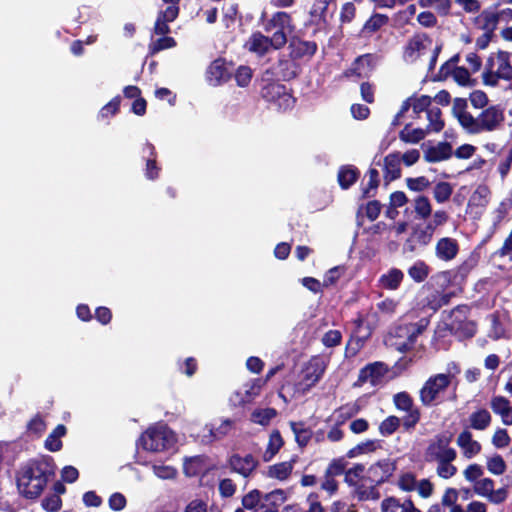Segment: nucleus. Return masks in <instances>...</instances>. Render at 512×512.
<instances>
[{"label":"nucleus","mask_w":512,"mask_h":512,"mask_svg":"<svg viewBox=\"0 0 512 512\" xmlns=\"http://www.w3.org/2000/svg\"><path fill=\"white\" fill-rule=\"evenodd\" d=\"M55 462L51 456L32 458L23 463L16 472L19 494L25 499H37L55 476Z\"/></svg>","instance_id":"f257e3e1"},{"label":"nucleus","mask_w":512,"mask_h":512,"mask_svg":"<svg viewBox=\"0 0 512 512\" xmlns=\"http://www.w3.org/2000/svg\"><path fill=\"white\" fill-rule=\"evenodd\" d=\"M477 258L470 257L462 264H460L456 269L445 270L437 272L435 275L431 277L432 281H435L441 289L440 291H435L425 298L426 306L433 310L437 311L441 307L448 305L451 298L455 295L451 292H445V290L460 276L461 278H465L471 270L476 266Z\"/></svg>","instance_id":"f03ea898"},{"label":"nucleus","mask_w":512,"mask_h":512,"mask_svg":"<svg viewBox=\"0 0 512 512\" xmlns=\"http://www.w3.org/2000/svg\"><path fill=\"white\" fill-rule=\"evenodd\" d=\"M429 320L421 318L418 322L400 323L390 332L391 346L401 353H406L414 348L419 335L427 328Z\"/></svg>","instance_id":"7ed1b4c3"},{"label":"nucleus","mask_w":512,"mask_h":512,"mask_svg":"<svg viewBox=\"0 0 512 512\" xmlns=\"http://www.w3.org/2000/svg\"><path fill=\"white\" fill-rule=\"evenodd\" d=\"M505 121L504 108L501 105H491L482 110L477 117H472L466 130L469 134L493 132L501 128Z\"/></svg>","instance_id":"20e7f679"},{"label":"nucleus","mask_w":512,"mask_h":512,"mask_svg":"<svg viewBox=\"0 0 512 512\" xmlns=\"http://www.w3.org/2000/svg\"><path fill=\"white\" fill-rule=\"evenodd\" d=\"M453 376L449 373H439L430 376L419 391V399L424 407H431L441 393H444L452 382Z\"/></svg>","instance_id":"39448f33"},{"label":"nucleus","mask_w":512,"mask_h":512,"mask_svg":"<svg viewBox=\"0 0 512 512\" xmlns=\"http://www.w3.org/2000/svg\"><path fill=\"white\" fill-rule=\"evenodd\" d=\"M393 404L398 411L405 413L401 418L403 429L407 432L414 430L422 414L413 397L407 391L398 392L393 395Z\"/></svg>","instance_id":"423d86ee"},{"label":"nucleus","mask_w":512,"mask_h":512,"mask_svg":"<svg viewBox=\"0 0 512 512\" xmlns=\"http://www.w3.org/2000/svg\"><path fill=\"white\" fill-rule=\"evenodd\" d=\"M144 450L161 452L170 449L175 442L173 432L168 427L149 428L140 437Z\"/></svg>","instance_id":"0eeeda50"},{"label":"nucleus","mask_w":512,"mask_h":512,"mask_svg":"<svg viewBox=\"0 0 512 512\" xmlns=\"http://www.w3.org/2000/svg\"><path fill=\"white\" fill-rule=\"evenodd\" d=\"M260 94L265 101L283 111L293 108L296 101L284 84L275 81L265 84L261 88Z\"/></svg>","instance_id":"6e6552de"},{"label":"nucleus","mask_w":512,"mask_h":512,"mask_svg":"<svg viewBox=\"0 0 512 512\" xmlns=\"http://www.w3.org/2000/svg\"><path fill=\"white\" fill-rule=\"evenodd\" d=\"M286 43L287 38L280 31H275L271 37L265 36L257 31L252 33L248 41L249 50L260 56H264L268 53L271 47L279 50L283 48Z\"/></svg>","instance_id":"1a4fd4ad"},{"label":"nucleus","mask_w":512,"mask_h":512,"mask_svg":"<svg viewBox=\"0 0 512 512\" xmlns=\"http://www.w3.org/2000/svg\"><path fill=\"white\" fill-rule=\"evenodd\" d=\"M454 434L451 431L438 433L431 439L424 452L426 462H434L444 458L446 453H453L456 450L450 447Z\"/></svg>","instance_id":"9d476101"},{"label":"nucleus","mask_w":512,"mask_h":512,"mask_svg":"<svg viewBox=\"0 0 512 512\" xmlns=\"http://www.w3.org/2000/svg\"><path fill=\"white\" fill-rule=\"evenodd\" d=\"M234 73V64L226 61V59L219 57L212 61L207 68V80L214 86L221 85L228 82Z\"/></svg>","instance_id":"9b49d317"},{"label":"nucleus","mask_w":512,"mask_h":512,"mask_svg":"<svg viewBox=\"0 0 512 512\" xmlns=\"http://www.w3.org/2000/svg\"><path fill=\"white\" fill-rule=\"evenodd\" d=\"M397 469L395 460L389 458L381 459L368 468V480L376 485H382L389 481Z\"/></svg>","instance_id":"f8f14e48"},{"label":"nucleus","mask_w":512,"mask_h":512,"mask_svg":"<svg viewBox=\"0 0 512 512\" xmlns=\"http://www.w3.org/2000/svg\"><path fill=\"white\" fill-rule=\"evenodd\" d=\"M387 371L388 368L383 362L376 361L369 363L360 369L358 379L353 386L361 387L367 381H370L372 385H376Z\"/></svg>","instance_id":"ddd939ff"},{"label":"nucleus","mask_w":512,"mask_h":512,"mask_svg":"<svg viewBox=\"0 0 512 512\" xmlns=\"http://www.w3.org/2000/svg\"><path fill=\"white\" fill-rule=\"evenodd\" d=\"M228 464L233 472L246 478L257 468L259 462L252 454L241 456L236 453L230 456Z\"/></svg>","instance_id":"4468645a"},{"label":"nucleus","mask_w":512,"mask_h":512,"mask_svg":"<svg viewBox=\"0 0 512 512\" xmlns=\"http://www.w3.org/2000/svg\"><path fill=\"white\" fill-rule=\"evenodd\" d=\"M295 26L292 16L285 11H277L272 17L264 23L265 32H271L273 29L282 32L287 38V33H291Z\"/></svg>","instance_id":"2eb2a0df"},{"label":"nucleus","mask_w":512,"mask_h":512,"mask_svg":"<svg viewBox=\"0 0 512 512\" xmlns=\"http://www.w3.org/2000/svg\"><path fill=\"white\" fill-rule=\"evenodd\" d=\"M432 238L422 227L421 223L415 224L409 237L403 245V251L413 253L420 247H425L431 243Z\"/></svg>","instance_id":"dca6fc26"},{"label":"nucleus","mask_w":512,"mask_h":512,"mask_svg":"<svg viewBox=\"0 0 512 512\" xmlns=\"http://www.w3.org/2000/svg\"><path fill=\"white\" fill-rule=\"evenodd\" d=\"M325 366L318 357H312L302 370L303 382L306 388L314 386L323 376Z\"/></svg>","instance_id":"f3484780"},{"label":"nucleus","mask_w":512,"mask_h":512,"mask_svg":"<svg viewBox=\"0 0 512 512\" xmlns=\"http://www.w3.org/2000/svg\"><path fill=\"white\" fill-rule=\"evenodd\" d=\"M447 329L458 340H467L475 336L477 332V323L472 320L450 321L447 324Z\"/></svg>","instance_id":"a211bd4d"},{"label":"nucleus","mask_w":512,"mask_h":512,"mask_svg":"<svg viewBox=\"0 0 512 512\" xmlns=\"http://www.w3.org/2000/svg\"><path fill=\"white\" fill-rule=\"evenodd\" d=\"M290 56L293 59H302L304 57H312L316 54L318 46L315 41L302 40L294 37L289 44Z\"/></svg>","instance_id":"6ab92c4d"},{"label":"nucleus","mask_w":512,"mask_h":512,"mask_svg":"<svg viewBox=\"0 0 512 512\" xmlns=\"http://www.w3.org/2000/svg\"><path fill=\"white\" fill-rule=\"evenodd\" d=\"M459 252V244L456 239L450 237L440 238L435 246L436 257L442 261L453 260Z\"/></svg>","instance_id":"aec40b11"},{"label":"nucleus","mask_w":512,"mask_h":512,"mask_svg":"<svg viewBox=\"0 0 512 512\" xmlns=\"http://www.w3.org/2000/svg\"><path fill=\"white\" fill-rule=\"evenodd\" d=\"M431 44L432 39L426 33H416L407 42L404 48V56L416 60L419 57L420 52L426 49V44Z\"/></svg>","instance_id":"412c9836"},{"label":"nucleus","mask_w":512,"mask_h":512,"mask_svg":"<svg viewBox=\"0 0 512 512\" xmlns=\"http://www.w3.org/2000/svg\"><path fill=\"white\" fill-rule=\"evenodd\" d=\"M178 17V9L176 7H166L165 10L159 11L154 23L153 32L156 35L165 36L170 33L169 23L175 21Z\"/></svg>","instance_id":"4be33fe9"},{"label":"nucleus","mask_w":512,"mask_h":512,"mask_svg":"<svg viewBox=\"0 0 512 512\" xmlns=\"http://www.w3.org/2000/svg\"><path fill=\"white\" fill-rule=\"evenodd\" d=\"M142 151L144 154H147L146 166L144 171L145 177L148 180L154 181L159 178L161 172V167L157 163V152L155 146L147 141L143 145Z\"/></svg>","instance_id":"5701e85b"},{"label":"nucleus","mask_w":512,"mask_h":512,"mask_svg":"<svg viewBox=\"0 0 512 512\" xmlns=\"http://www.w3.org/2000/svg\"><path fill=\"white\" fill-rule=\"evenodd\" d=\"M383 170L386 185L401 177V159L399 152L390 153L385 156Z\"/></svg>","instance_id":"b1692460"},{"label":"nucleus","mask_w":512,"mask_h":512,"mask_svg":"<svg viewBox=\"0 0 512 512\" xmlns=\"http://www.w3.org/2000/svg\"><path fill=\"white\" fill-rule=\"evenodd\" d=\"M453 154L452 146L449 142H439L436 146L428 147L424 152V159L429 163H436L449 159Z\"/></svg>","instance_id":"393cba45"},{"label":"nucleus","mask_w":512,"mask_h":512,"mask_svg":"<svg viewBox=\"0 0 512 512\" xmlns=\"http://www.w3.org/2000/svg\"><path fill=\"white\" fill-rule=\"evenodd\" d=\"M492 411L500 415L505 425H512V406L510 401L504 396H494L490 401Z\"/></svg>","instance_id":"a878e982"},{"label":"nucleus","mask_w":512,"mask_h":512,"mask_svg":"<svg viewBox=\"0 0 512 512\" xmlns=\"http://www.w3.org/2000/svg\"><path fill=\"white\" fill-rule=\"evenodd\" d=\"M332 2H335V0H314L309 11L311 23L319 27L327 26V11Z\"/></svg>","instance_id":"bb28decb"},{"label":"nucleus","mask_w":512,"mask_h":512,"mask_svg":"<svg viewBox=\"0 0 512 512\" xmlns=\"http://www.w3.org/2000/svg\"><path fill=\"white\" fill-rule=\"evenodd\" d=\"M360 176V171L354 165H342L337 174L339 186L343 190L349 189L354 185Z\"/></svg>","instance_id":"cd10ccee"},{"label":"nucleus","mask_w":512,"mask_h":512,"mask_svg":"<svg viewBox=\"0 0 512 512\" xmlns=\"http://www.w3.org/2000/svg\"><path fill=\"white\" fill-rule=\"evenodd\" d=\"M467 99L457 97L453 100L452 114L460 126L466 131L473 115L467 111Z\"/></svg>","instance_id":"c85d7f7f"},{"label":"nucleus","mask_w":512,"mask_h":512,"mask_svg":"<svg viewBox=\"0 0 512 512\" xmlns=\"http://www.w3.org/2000/svg\"><path fill=\"white\" fill-rule=\"evenodd\" d=\"M457 445L464 450L466 457L470 458L481 451V444L473 440L472 433L469 430H463L457 438Z\"/></svg>","instance_id":"c756f323"},{"label":"nucleus","mask_w":512,"mask_h":512,"mask_svg":"<svg viewBox=\"0 0 512 512\" xmlns=\"http://www.w3.org/2000/svg\"><path fill=\"white\" fill-rule=\"evenodd\" d=\"M404 279V273L399 268H391L379 278V285L386 290H397Z\"/></svg>","instance_id":"7c9ffc66"},{"label":"nucleus","mask_w":512,"mask_h":512,"mask_svg":"<svg viewBox=\"0 0 512 512\" xmlns=\"http://www.w3.org/2000/svg\"><path fill=\"white\" fill-rule=\"evenodd\" d=\"M66 433V426L64 424H58L45 439L44 447L50 452L60 451L63 447L61 438L64 437Z\"/></svg>","instance_id":"2f4dec72"},{"label":"nucleus","mask_w":512,"mask_h":512,"mask_svg":"<svg viewBox=\"0 0 512 512\" xmlns=\"http://www.w3.org/2000/svg\"><path fill=\"white\" fill-rule=\"evenodd\" d=\"M492 416L485 408L477 409L469 416V428L474 430H485L491 424Z\"/></svg>","instance_id":"473e14b6"},{"label":"nucleus","mask_w":512,"mask_h":512,"mask_svg":"<svg viewBox=\"0 0 512 512\" xmlns=\"http://www.w3.org/2000/svg\"><path fill=\"white\" fill-rule=\"evenodd\" d=\"M457 458V452L446 453L444 458L437 460V474L443 479H449L457 473V468L452 462Z\"/></svg>","instance_id":"72a5a7b5"},{"label":"nucleus","mask_w":512,"mask_h":512,"mask_svg":"<svg viewBox=\"0 0 512 512\" xmlns=\"http://www.w3.org/2000/svg\"><path fill=\"white\" fill-rule=\"evenodd\" d=\"M389 23V17L381 13H373L364 23L361 29V35L368 36L379 31L383 26Z\"/></svg>","instance_id":"f704fd0d"},{"label":"nucleus","mask_w":512,"mask_h":512,"mask_svg":"<svg viewBox=\"0 0 512 512\" xmlns=\"http://www.w3.org/2000/svg\"><path fill=\"white\" fill-rule=\"evenodd\" d=\"M372 60L373 55L370 53L360 55L355 58V60L352 62L351 66L346 69L343 73L344 77L349 78L352 76L362 78L363 73L362 69L364 67V64H366L368 67L372 66Z\"/></svg>","instance_id":"c9c22d12"},{"label":"nucleus","mask_w":512,"mask_h":512,"mask_svg":"<svg viewBox=\"0 0 512 512\" xmlns=\"http://www.w3.org/2000/svg\"><path fill=\"white\" fill-rule=\"evenodd\" d=\"M290 428L295 435V441L300 447H306L312 439L313 432L309 427L305 426L303 421L290 422Z\"/></svg>","instance_id":"e433bc0d"},{"label":"nucleus","mask_w":512,"mask_h":512,"mask_svg":"<svg viewBox=\"0 0 512 512\" xmlns=\"http://www.w3.org/2000/svg\"><path fill=\"white\" fill-rule=\"evenodd\" d=\"M431 272V267L424 260L415 261L407 270L408 276L416 283L424 282Z\"/></svg>","instance_id":"4c0bfd02"},{"label":"nucleus","mask_w":512,"mask_h":512,"mask_svg":"<svg viewBox=\"0 0 512 512\" xmlns=\"http://www.w3.org/2000/svg\"><path fill=\"white\" fill-rule=\"evenodd\" d=\"M292 470L293 463L291 461H284L269 466L266 475L269 478L284 481L290 477Z\"/></svg>","instance_id":"58836bf2"},{"label":"nucleus","mask_w":512,"mask_h":512,"mask_svg":"<svg viewBox=\"0 0 512 512\" xmlns=\"http://www.w3.org/2000/svg\"><path fill=\"white\" fill-rule=\"evenodd\" d=\"M432 218L426 221L425 223H421L422 227L426 230V232L431 236L433 239V235L436 231V229L440 226L445 225L449 220V214L443 210H436L433 215H431Z\"/></svg>","instance_id":"ea45409f"},{"label":"nucleus","mask_w":512,"mask_h":512,"mask_svg":"<svg viewBox=\"0 0 512 512\" xmlns=\"http://www.w3.org/2000/svg\"><path fill=\"white\" fill-rule=\"evenodd\" d=\"M367 174L369 176V181L365 187L361 188V199L375 197L377 194V188L380 184V176L376 168H370Z\"/></svg>","instance_id":"a19ab883"},{"label":"nucleus","mask_w":512,"mask_h":512,"mask_svg":"<svg viewBox=\"0 0 512 512\" xmlns=\"http://www.w3.org/2000/svg\"><path fill=\"white\" fill-rule=\"evenodd\" d=\"M510 53L507 51L499 50L497 52V71L502 76L503 80H512V65L510 61Z\"/></svg>","instance_id":"79ce46f5"},{"label":"nucleus","mask_w":512,"mask_h":512,"mask_svg":"<svg viewBox=\"0 0 512 512\" xmlns=\"http://www.w3.org/2000/svg\"><path fill=\"white\" fill-rule=\"evenodd\" d=\"M426 116H427V120L429 123L425 130L428 133H430V132L438 133L443 130V128L445 126V122L442 119V111L440 108H438V107L430 108L429 110H427Z\"/></svg>","instance_id":"37998d69"},{"label":"nucleus","mask_w":512,"mask_h":512,"mask_svg":"<svg viewBox=\"0 0 512 512\" xmlns=\"http://www.w3.org/2000/svg\"><path fill=\"white\" fill-rule=\"evenodd\" d=\"M410 127L411 124H406L405 127L399 132V139L404 143H419L428 134V132L425 129H410Z\"/></svg>","instance_id":"c03bdc74"},{"label":"nucleus","mask_w":512,"mask_h":512,"mask_svg":"<svg viewBox=\"0 0 512 512\" xmlns=\"http://www.w3.org/2000/svg\"><path fill=\"white\" fill-rule=\"evenodd\" d=\"M415 218L420 220H428L432 214V206L430 200L425 195H419L414 199Z\"/></svg>","instance_id":"a18cd8bd"},{"label":"nucleus","mask_w":512,"mask_h":512,"mask_svg":"<svg viewBox=\"0 0 512 512\" xmlns=\"http://www.w3.org/2000/svg\"><path fill=\"white\" fill-rule=\"evenodd\" d=\"M491 192L488 186L479 185L469 198L468 206H475L484 208L489 203V196Z\"/></svg>","instance_id":"49530a36"},{"label":"nucleus","mask_w":512,"mask_h":512,"mask_svg":"<svg viewBox=\"0 0 512 512\" xmlns=\"http://www.w3.org/2000/svg\"><path fill=\"white\" fill-rule=\"evenodd\" d=\"M284 445V440L281 436L279 430H274L269 438L268 447L263 455V460L265 462L270 461L282 448Z\"/></svg>","instance_id":"de8ad7c7"},{"label":"nucleus","mask_w":512,"mask_h":512,"mask_svg":"<svg viewBox=\"0 0 512 512\" xmlns=\"http://www.w3.org/2000/svg\"><path fill=\"white\" fill-rule=\"evenodd\" d=\"M277 416V410L272 407L255 409L251 413L250 420L261 426H267Z\"/></svg>","instance_id":"09e8293b"},{"label":"nucleus","mask_w":512,"mask_h":512,"mask_svg":"<svg viewBox=\"0 0 512 512\" xmlns=\"http://www.w3.org/2000/svg\"><path fill=\"white\" fill-rule=\"evenodd\" d=\"M453 194V186L446 181H440L433 187V198L439 204L447 202Z\"/></svg>","instance_id":"8fccbe9b"},{"label":"nucleus","mask_w":512,"mask_h":512,"mask_svg":"<svg viewBox=\"0 0 512 512\" xmlns=\"http://www.w3.org/2000/svg\"><path fill=\"white\" fill-rule=\"evenodd\" d=\"M379 485L373 483L370 487L365 486L364 484H358L355 488V494L359 501H367V500H379L381 494L378 490Z\"/></svg>","instance_id":"3c124183"},{"label":"nucleus","mask_w":512,"mask_h":512,"mask_svg":"<svg viewBox=\"0 0 512 512\" xmlns=\"http://www.w3.org/2000/svg\"><path fill=\"white\" fill-rule=\"evenodd\" d=\"M176 45H177V42L173 37L165 35L149 44V46H148L149 54L151 56H153L162 50L174 48V47H176Z\"/></svg>","instance_id":"603ef678"},{"label":"nucleus","mask_w":512,"mask_h":512,"mask_svg":"<svg viewBox=\"0 0 512 512\" xmlns=\"http://www.w3.org/2000/svg\"><path fill=\"white\" fill-rule=\"evenodd\" d=\"M483 20L481 29L494 34L499 23L500 14L498 12H491L489 10H483L479 16Z\"/></svg>","instance_id":"864d4df0"},{"label":"nucleus","mask_w":512,"mask_h":512,"mask_svg":"<svg viewBox=\"0 0 512 512\" xmlns=\"http://www.w3.org/2000/svg\"><path fill=\"white\" fill-rule=\"evenodd\" d=\"M400 425H402V420L395 415H390L380 423L379 432L383 436H390L397 431Z\"/></svg>","instance_id":"5fc2aeb1"},{"label":"nucleus","mask_w":512,"mask_h":512,"mask_svg":"<svg viewBox=\"0 0 512 512\" xmlns=\"http://www.w3.org/2000/svg\"><path fill=\"white\" fill-rule=\"evenodd\" d=\"M46 430V422L40 413L35 414L26 425V432L40 437Z\"/></svg>","instance_id":"6e6d98bb"},{"label":"nucleus","mask_w":512,"mask_h":512,"mask_svg":"<svg viewBox=\"0 0 512 512\" xmlns=\"http://www.w3.org/2000/svg\"><path fill=\"white\" fill-rule=\"evenodd\" d=\"M487 469L494 475H502L507 469V464L500 454H495L487 459Z\"/></svg>","instance_id":"4d7b16f0"},{"label":"nucleus","mask_w":512,"mask_h":512,"mask_svg":"<svg viewBox=\"0 0 512 512\" xmlns=\"http://www.w3.org/2000/svg\"><path fill=\"white\" fill-rule=\"evenodd\" d=\"M235 427V421L231 419H224L221 424L214 428L209 429L210 435L214 440H220L227 436L231 430Z\"/></svg>","instance_id":"13d9d810"},{"label":"nucleus","mask_w":512,"mask_h":512,"mask_svg":"<svg viewBox=\"0 0 512 512\" xmlns=\"http://www.w3.org/2000/svg\"><path fill=\"white\" fill-rule=\"evenodd\" d=\"M120 104L121 97L117 95L100 109L99 117L104 119L116 115L119 112Z\"/></svg>","instance_id":"bf43d9fd"},{"label":"nucleus","mask_w":512,"mask_h":512,"mask_svg":"<svg viewBox=\"0 0 512 512\" xmlns=\"http://www.w3.org/2000/svg\"><path fill=\"white\" fill-rule=\"evenodd\" d=\"M265 384V381L261 378H257L252 380L250 383L246 384L245 387V398L242 400L243 402H250L254 399V397L260 394L262 386Z\"/></svg>","instance_id":"052dcab7"},{"label":"nucleus","mask_w":512,"mask_h":512,"mask_svg":"<svg viewBox=\"0 0 512 512\" xmlns=\"http://www.w3.org/2000/svg\"><path fill=\"white\" fill-rule=\"evenodd\" d=\"M234 77L239 87H247L252 79V70L248 66L241 65L236 69Z\"/></svg>","instance_id":"680f3d73"},{"label":"nucleus","mask_w":512,"mask_h":512,"mask_svg":"<svg viewBox=\"0 0 512 512\" xmlns=\"http://www.w3.org/2000/svg\"><path fill=\"white\" fill-rule=\"evenodd\" d=\"M412 110L416 115H419L421 112L429 110L430 105L432 103V98L428 95H421L417 97L416 94L412 95Z\"/></svg>","instance_id":"e2e57ef3"},{"label":"nucleus","mask_w":512,"mask_h":512,"mask_svg":"<svg viewBox=\"0 0 512 512\" xmlns=\"http://www.w3.org/2000/svg\"><path fill=\"white\" fill-rule=\"evenodd\" d=\"M406 185L409 190L414 192H422L426 190L430 185V181L425 176H419L416 178L408 177L406 178Z\"/></svg>","instance_id":"0e129e2a"},{"label":"nucleus","mask_w":512,"mask_h":512,"mask_svg":"<svg viewBox=\"0 0 512 512\" xmlns=\"http://www.w3.org/2000/svg\"><path fill=\"white\" fill-rule=\"evenodd\" d=\"M397 486L406 492H410L416 489L417 481L416 476L411 472H406L400 475Z\"/></svg>","instance_id":"69168bd1"},{"label":"nucleus","mask_w":512,"mask_h":512,"mask_svg":"<svg viewBox=\"0 0 512 512\" xmlns=\"http://www.w3.org/2000/svg\"><path fill=\"white\" fill-rule=\"evenodd\" d=\"M347 462L343 457L333 459L328 465L325 473L330 476H340L346 472Z\"/></svg>","instance_id":"338daca9"},{"label":"nucleus","mask_w":512,"mask_h":512,"mask_svg":"<svg viewBox=\"0 0 512 512\" xmlns=\"http://www.w3.org/2000/svg\"><path fill=\"white\" fill-rule=\"evenodd\" d=\"M261 497V492L258 489H253L243 496L242 505L245 509L252 510L259 505Z\"/></svg>","instance_id":"774afa93"}]
</instances>
